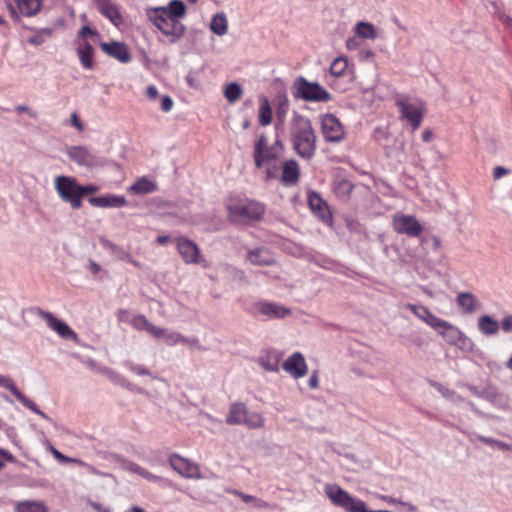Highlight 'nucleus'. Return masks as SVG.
<instances>
[{
  "instance_id": "f257e3e1",
  "label": "nucleus",
  "mask_w": 512,
  "mask_h": 512,
  "mask_svg": "<svg viewBox=\"0 0 512 512\" xmlns=\"http://www.w3.org/2000/svg\"><path fill=\"white\" fill-rule=\"evenodd\" d=\"M187 7L181 0H171L166 6L147 7L145 14L153 25L167 37L170 44L178 43L185 35L186 26L180 21Z\"/></svg>"
},
{
  "instance_id": "f03ea898",
  "label": "nucleus",
  "mask_w": 512,
  "mask_h": 512,
  "mask_svg": "<svg viewBox=\"0 0 512 512\" xmlns=\"http://www.w3.org/2000/svg\"><path fill=\"white\" fill-rule=\"evenodd\" d=\"M290 130L296 153L303 159H311L316 151V135L309 118L294 112Z\"/></svg>"
},
{
  "instance_id": "7ed1b4c3",
  "label": "nucleus",
  "mask_w": 512,
  "mask_h": 512,
  "mask_svg": "<svg viewBox=\"0 0 512 512\" xmlns=\"http://www.w3.org/2000/svg\"><path fill=\"white\" fill-rule=\"evenodd\" d=\"M291 93L295 99L307 102H329L331 94L318 82L308 81L305 77H297L292 86Z\"/></svg>"
},
{
  "instance_id": "20e7f679",
  "label": "nucleus",
  "mask_w": 512,
  "mask_h": 512,
  "mask_svg": "<svg viewBox=\"0 0 512 512\" xmlns=\"http://www.w3.org/2000/svg\"><path fill=\"white\" fill-rule=\"evenodd\" d=\"M433 329L438 331L442 338L449 344L458 347L461 350L469 351L473 347V342L457 326L450 322L438 319Z\"/></svg>"
},
{
  "instance_id": "39448f33",
  "label": "nucleus",
  "mask_w": 512,
  "mask_h": 512,
  "mask_svg": "<svg viewBox=\"0 0 512 512\" xmlns=\"http://www.w3.org/2000/svg\"><path fill=\"white\" fill-rule=\"evenodd\" d=\"M283 152L281 141L276 140L274 144L269 145L268 138L265 134H261L254 144V162L257 168H262L270 161L276 160Z\"/></svg>"
},
{
  "instance_id": "423d86ee",
  "label": "nucleus",
  "mask_w": 512,
  "mask_h": 512,
  "mask_svg": "<svg viewBox=\"0 0 512 512\" xmlns=\"http://www.w3.org/2000/svg\"><path fill=\"white\" fill-rule=\"evenodd\" d=\"M54 186L63 202L69 203L72 209H79L81 207L80 185L75 178L64 175L57 176L54 180Z\"/></svg>"
},
{
  "instance_id": "0eeeda50",
  "label": "nucleus",
  "mask_w": 512,
  "mask_h": 512,
  "mask_svg": "<svg viewBox=\"0 0 512 512\" xmlns=\"http://www.w3.org/2000/svg\"><path fill=\"white\" fill-rule=\"evenodd\" d=\"M232 221L259 220L264 214V206L257 201H242L227 206Z\"/></svg>"
},
{
  "instance_id": "6e6552de",
  "label": "nucleus",
  "mask_w": 512,
  "mask_h": 512,
  "mask_svg": "<svg viewBox=\"0 0 512 512\" xmlns=\"http://www.w3.org/2000/svg\"><path fill=\"white\" fill-rule=\"evenodd\" d=\"M176 249L185 264L208 267V262L202 254L199 246L191 239L179 236L175 238Z\"/></svg>"
},
{
  "instance_id": "1a4fd4ad",
  "label": "nucleus",
  "mask_w": 512,
  "mask_h": 512,
  "mask_svg": "<svg viewBox=\"0 0 512 512\" xmlns=\"http://www.w3.org/2000/svg\"><path fill=\"white\" fill-rule=\"evenodd\" d=\"M321 132L327 142L338 143L345 137V130L339 119L333 114L321 117Z\"/></svg>"
},
{
  "instance_id": "9d476101",
  "label": "nucleus",
  "mask_w": 512,
  "mask_h": 512,
  "mask_svg": "<svg viewBox=\"0 0 512 512\" xmlns=\"http://www.w3.org/2000/svg\"><path fill=\"white\" fill-rule=\"evenodd\" d=\"M392 226L398 234H405L409 237H418L423 228L415 216L397 213L393 216Z\"/></svg>"
},
{
  "instance_id": "9b49d317",
  "label": "nucleus",
  "mask_w": 512,
  "mask_h": 512,
  "mask_svg": "<svg viewBox=\"0 0 512 512\" xmlns=\"http://www.w3.org/2000/svg\"><path fill=\"white\" fill-rule=\"evenodd\" d=\"M251 312L255 316L262 315L269 319H283L291 315V309L269 301L255 303Z\"/></svg>"
},
{
  "instance_id": "f8f14e48",
  "label": "nucleus",
  "mask_w": 512,
  "mask_h": 512,
  "mask_svg": "<svg viewBox=\"0 0 512 512\" xmlns=\"http://www.w3.org/2000/svg\"><path fill=\"white\" fill-rule=\"evenodd\" d=\"M0 387L9 390L22 405H24L32 412L38 414L48 421H52L51 418L43 411H41L32 400L27 398L22 392L18 390L15 382L11 377L0 374Z\"/></svg>"
},
{
  "instance_id": "ddd939ff",
  "label": "nucleus",
  "mask_w": 512,
  "mask_h": 512,
  "mask_svg": "<svg viewBox=\"0 0 512 512\" xmlns=\"http://www.w3.org/2000/svg\"><path fill=\"white\" fill-rule=\"evenodd\" d=\"M38 315L44 319L48 327L54 330L61 338L78 341V335L64 321L56 318L52 313L38 309Z\"/></svg>"
},
{
  "instance_id": "4468645a",
  "label": "nucleus",
  "mask_w": 512,
  "mask_h": 512,
  "mask_svg": "<svg viewBox=\"0 0 512 512\" xmlns=\"http://www.w3.org/2000/svg\"><path fill=\"white\" fill-rule=\"evenodd\" d=\"M396 105L400 109L402 117L411 123L414 130L418 129L423 118L420 106L407 98L398 99Z\"/></svg>"
},
{
  "instance_id": "2eb2a0df",
  "label": "nucleus",
  "mask_w": 512,
  "mask_h": 512,
  "mask_svg": "<svg viewBox=\"0 0 512 512\" xmlns=\"http://www.w3.org/2000/svg\"><path fill=\"white\" fill-rule=\"evenodd\" d=\"M169 463L177 473L185 478H201L198 465L178 454H172Z\"/></svg>"
},
{
  "instance_id": "dca6fc26",
  "label": "nucleus",
  "mask_w": 512,
  "mask_h": 512,
  "mask_svg": "<svg viewBox=\"0 0 512 512\" xmlns=\"http://www.w3.org/2000/svg\"><path fill=\"white\" fill-rule=\"evenodd\" d=\"M282 368L295 379L304 377L308 371L305 358L300 352H295L289 356L284 361Z\"/></svg>"
},
{
  "instance_id": "f3484780",
  "label": "nucleus",
  "mask_w": 512,
  "mask_h": 512,
  "mask_svg": "<svg viewBox=\"0 0 512 512\" xmlns=\"http://www.w3.org/2000/svg\"><path fill=\"white\" fill-rule=\"evenodd\" d=\"M100 47L108 56L118 60L121 63H128L131 60V53L126 44L118 41L110 43L101 42Z\"/></svg>"
},
{
  "instance_id": "a211bd4d",
  "label": "nucleus",
  "mask_w": 512,
  "mask_h": 512,
  "mask_svg": "<svg viewBox=\"0 0 512 512\" xmlns=\"http://www.w3.org/2000/svg\"><path fill=\"white\" fill-rule=\"evenodd\" d=\"M69 158L80 166L91 167L98 163L97 157L84 146H72L68 149Z\"/></svg>"
},
{
  "instance_id": "6ab92c4d",
  "label": "nucleus",
  "mask_w": 512,
  "mask_h": 512,
  "mask_svg": "<svg viewBox=\"0 0 512 512\" xmlns=\"http://www.w3.org/2000/svg\"><path fill=\"white\" fill-rule=\"evenodd\" d=\"M308 204L312 212L323 222L328 223L332 219L331 212L329 210L326 202L321 198V196L311 191L308 194Z\"/></svg>"
},
{
  "instance_id": "aec40b11",
  "label": "nucleus",
  "mask_w": 512,
  "mask_h": 512,
  "mask_svg": "<svg viewBox=\"0 0 512 512\" xmlns=\"http://www.w3.org/2000/svg\"><path fill=\"white\" fill-rule=\"evenodd\" d=\"M100 243L103 248L109 250L112 255H114L118 260L128 262L132 264L134 267L138 269H143L144 265L133 258L130 252L126 251L124 248L114 244L112 241L101 238Z\"/></svg>"
},
{
  "instance_id": "412c9836",
  "label": "nucleus",
  "mask_w": 512,
  "mask_h": 512,
  "mask_svg": "<svg viewBox=\"0 0 512 512\" xmlns=\"http://www.w3.org/2000/svg\"><path fill=\"white\" fill-rule=\"evenodd\" d=\"M98 11L108 18L115 26H119L122 22V16L117 5L110 0H96Z\"/></svg>"
},
{
  "instance_id": "4be33fe9",
  "label": "nucleus",
  "mask_w": 512,
  "mask_h": 512,
  "mask_svg": "<svg viewBox=\"0 0 512 512\" xmlns=\"http://www.w3.org/2000/svg\"><path fill=\"white\" fill-rule=\"evenodd\" d=\"M89 203L94 207H123L127 201L124 196L117 195H103L98 197H91Z\"/></svg>"
},
{
  "instance_id": "5701e85b",
  "label": "nucleus",
  "mask_w": 512,
  "mask_h": 512,
  "mask_svg": "<svg viewBox=\"0 0 512 512\" xmlns=\"http://www.w3.org/2000/svg\"><path fill=\"white\" fill-rule=\"evenodd\" d=\"M456 303L464 314H472L479 308L478 299L471 292L458 293Z\"/></svg>"
},
{
  "instance_id": "b1692460",
  "label": "nucleus",
  "mask_w": 512,
  "mask_h": 512,
  "mask_svg": "<svg viewBox=\"0 0 512 512\" xmlns=\"http://www.w3.org/2000/svg\"><path fill=\"white\" fill-rule=\"evenodd\" d=\"M132 325L137 330L147 331L155 338H161L165 333L164 328L157 327L154 324L150 323L144 315L135 316L132 320Z\"/></svg>"
},
{
  "instance_id": "393cba45",
  "label": "nucleus",
  "mask_w": 512,
  "mask_h": 512,
  "mask_svg": "<svg viewBox=\"0 0 512 512\" xmlns=\"http://www.w3.org/2000/svg\"><path fill=\"white\" fill-rule=\"evenodd\" d=\"M247 259L251 264L260 266H269L275 261L273 255L264 248L249 251Z\"/></svg>"
},
{
  "instance_id": "a878e982",
  "label": "nucleus",
  "mask_w": 512,
  "mask_h": 512,
  "mask_svg": "<svg viewBox=\"0 0 512 512\" xmlns=\"http://www.w3.org/2000/svg\"><path fill=\"white\" fill-rule=\"evenodd\" d=\"M405 308L410 310L417 318L425 322L431 328H433V326L437 324L439 317L432 314L428 308L411 303L406 304Z\"/></svg>"
},
{
  "instance_id": "bb28decb",
  "label": "nucleus",
  "mask_w": 512,
  "mask_h": 512,
  "mask_svg": "<svg viewBox=\"0 0 512 512\" xmlns=\"http://www.w3.org/2000/svg\"><path fill=\"white\" fill-rule=\"evenodd\" d=\"M300 176L299 166L295 160H288L283 165L281 180L285 185L295 184Z\"/></svg>"
},
{
  "instance_id": "cd10ccee",
  "label": "nucleus",
  "mask_w": 512,
  "mask_h": 512,
  "mask_svg": "<svg viewBox=\"0 0 512 512\" xmlns=\"http://www.w3.org/2000/svg\"><path fill=\"white\" fill-rule=\"evenodd\" d=\"M258 362L266 371L276 372L279 369L280 355L275 350H268L260 355Z\"/></svg>"
},
{
  "instance_id": "c85d7f7f",
  "label": "nucleus",
  "mask_w": 512,
  "mask_h": 512,
  "mask_svg": "<svg viewBox=\"0 0 512 512\" xmlns=\"http://www.w3.org/2000/svg\"><path fill=\"white\" fill-rule=\"evenodd\" d=\"M248 409L242 403H235L231 405L229 414L226 418V422L229 425H241L245 422L247 417Z\"/></svg>"
},
{
  "instance_id": "c756f323",
  "label": "nucleus",
  "mask_w": 512,
  "mask_h": 512,
  "mask_svg": "<svg viewBox=\"0 0 512 512\" xmlns=\"http://www.w3.org/2000/svg\"><path fill=\"white\" fill-rule=\"evenodd\" d=\"M77 54H78L80 63L83 65L84 68L91 70L94 67V63H93L94 49L89 42L83 41L77 48Z\"/></svg>"
},
{
  "instance_id": "7c9ffc66",
  "label": "nucleus",
  "mask_w": 512,
  "mask_h": 512,
  "mask_svg": "<svg viewBox=\"0 0 512 512\" xmlns=\"http://www.w3.org/2000/svg\"><path fill=\"white\" fill-rule=\"evenodd\" d=\"M124 469L131 473H135L150 482H164L165 484L169 483L168 480L150 473L149 471H147L146 469H144L143 467L134 462H125Z\"/></svg>"
},
{
  "instance_id": "2f4dec72",
  "label": "nucleus",
  "mask_w": 512,
  "mask_h": 512,
  "mask_svg": "<svg viewBox=\"0 0 512 512\" xmlns=\"http://www.w3.org/2000/svg\"><path fill=\"white\" fill-rule=\"evenodd\" d=\"M478 329L484 335H494L499 330V324L493 317L483 315L478 319Z\"/></svg>"
},
{
  "instance_id": "473e14b6",
  "label": "nucleus",
  "mask_w": 512,
  "mask_h": 512,
  "mask_svg": "<svg viewBox=\"0 0 512 512\" xmlns=\"http://www.w3.org/2000/svg\"><path fill=\"white\" fill-rule=\"evenodd\" d=\"M22 15L33 16L40 11L42 0H15Z\"/></svg>"
},
{
  "instance_id": "72a5a7b5",
  "label": "nucleus",
  "mask_w": 512,
  "mask_h": 512,
  "mask_svg": "<svg viewBox=\"0 0 512 512\" xmlns=\"http://www.w3.org/2000/svg\"><path fill=\"white\" fill-rule=\"evenodd\" d=\"M129 190L135 194H149L157 190V185L146 177L139 178Z\"/></svg>"
},
{
  "instance_id": "f704fd0d",
  "label": "nucleus",
  "mask_w": 512,
  "mask_h": 512,
  "mask_svg": "<svg viewBox=\"0 0 512 512\" xmlns=\"http://www.w3.org/2000/svg\"><path fill=\"white\" fill-rule=\"evenodd\" d=\"M210 29L218 36H223L227 33L228 23L224 13H217L212 17Z\"/></svg>"
},
{
  "instance_id": "c9c22d12",
  "label": "nucleus",
  "mask_w": 512,
  "mask_h": 512,
  "mask_svg": "<svg viewBox=\"0 0 512 512\" xmlns=\"http://www.w3.org/2000/svg\"><path fill=\"white\" fill-rule=\"evenodd\" d=\"M243 93V89L237 82H231L224 89V96L231 104L237 102Z\"/></svg>"
},
{
  "instance_id": "e433bc0d",
  "label": "nucleus",
  "mask_w": 512,
  "mask_h": 512,
  "mask_svg": "<svg viewBox=\"0 0 512 512\" xmlns=\"http://www.w3.org/2000/svg\"><path fill=\"white\" fill-rule=\"evenodd\" d=\"M259 122L262 126H267L272 122V109L267 98L261 99V106L259 109Z\"/></svg>"
},
{
  "instance_id": "4c0bfd02",
  "label": "nucleus",
  "mask_w": 512,
  "mask_h": 512,
  "mask_svg": "<svg viewBox=\"0 0 512 512\" xmlns=\"http://www.w3.org/2000/svg\"><path fill=\"white\" fill-rule=\"evenodd\" d=\"M354 188V185L351 181L347 179H338L335 182L334 190L338 197L340 198H347L349 197L350 193L352 192Z\"/></svg>"
},
{
  "instance_id": "58836bf2",
  "label": "nucleus",
  "mask_w": 512,
  "mask_h": 512,
  "mask_svg": "<svg viewBox=\"0 0 512 512\" xmlns=\"http://www.w3.org/2000/svg\"><path fill=\"white\" fill-rule=\"evenodd\" d=\"M16 512H47V509L40 502L23 501L17 504Z\"/></svg>"
},
{
  "instance_id": "ea45409f",
  "label": "nucleus",
  "mask_w": 512,
  "mask_h": 512,
  "mask_svg": "<svg viewBox=\"0 0 512 512\" xmlns=\"http://www.w3.org/2000/svg\"><path fill=\"white\" fill-rule=\"evenodd\" d=\"M355 31L358 36L365 39H374L376 37L374 25L368 22L357 23Z\"/></svg>"
},
{
  "instance_id": "a19ab883",
  "label": "nucleus",
  "mask_w": 512,
  "mask_h": 512,
  "mask_svg": "<svg viewBox=\"0 0 512 512\" xmlns=\"http://www.w3.org/2000/svg\"><path fill=\"white\" fill-rule=\"evenodd\" d=\"M348 67L347 59L344 57L336 58L330 66V74L332 76L340 77L344 74Z\"/></svg>"
},
{
  "instance_id": "79ce46f5",
  "label": "nucleus",
  "mask_w": 512,
  "mask_h": 512,
  "mask_svg": "<svg viewBox=\"0 0 512 512\" xmlns=\"http://www.w3.org/2000/svg\"><path fill=\"white\" fill-rule=\"evenodd\" d=\"M477 439L492 448H497L502 451L512 450V445L505 443L503 441L496 440L491 437H485V436L478 435Z\"/></svg>"
},
{
  "instance_id": "37998d69",
  "label": "nucleus",
  "mask_w": 512,
  "mask_h": 512,
  "mask_svg": "<svg viewBox=\"0 0 512 512\" xmlns=\"http://www.w3.org/2000/svg\"><path fill=\"white\" fill-rule=\"evenodd\" d=\"M161 338H165L166 344L174 346L176 344H182L187 341V337L176 331H168L165 329V333Z\"/></svg>"
},
{
  "instance_id": "c03bdc74",
  "label": "nucleus",
  "mask_w": 512,
  "mask_h": 512,
  "mask_svg": "<svg viewBox=\"0 0 512 512\" xmlns=\"http://www.w3.org/2000/svg\"><path fill=\"white\" fill-rule=\"evenodd\" d=\"M249 428H260L264 425V419L259 413H249L247 414V417L245 418V422L243 423Z\"/></svg>"
},
{
  "instance_id": "a18cd8bd",
  "label": "nucleus",
  "mask_w": 512,
  "mask_h": 512,
  "mask_svg": "<svg viewBox=\"0 0 512 512\" xmlns=\"http://www.w3.org/2000/svg\"><path fill=\"white\" fill-rule=\"evenodd\" d=\"M288 109L289 101L286 97H284L282 100H280L278 107L276 109V115L280 122H284Z\"/></svg>"
},
{
  "instance_id": "49530a36",
  "label": "nucleus",
  "mask_w": 512,
  "mask_h": 512,
  "mask_svg": "<svg viewBox=\"0 0 512 512\" xmlns=\"http://www.w3.org/2000/svg\"><path fill=\"white\" fill-rule=\"evenodd\" d=\"M432 386L445 398L447 399H453L456 394L453 390H450L449 388L443 386L440 383L433 382Z\"/></svg>"
},
{
  "instance_id": "de8ad7c7",
  "label": "nucleus",
  "mask_w": 512,
  "mask_h": 512,
  "mask_svg": "<svg viewBox=\"0 0 512 512\" xmlns=\"http://www.w3.org/2000/svg\"><path fill=\"white\" fill-rule=\"evenodd\" d=\"M128 368L131 372L140 376H152L149 369L134 363H129Z\"/></svg>"
},
{
  "instance_id": "09e8293b",
  "label": "nucleus",
  "mask_w": 512,
  "mask_h": 512,
  "mask_svg": "<svg viewBox=\"0 0 512 512\" xmlns=\"http://www.w3.org/2000/svg\"><path fill=\"white\" fill-rule=\"evenodd\" d=\"M229 493L236 495L242 499L245 503H252V502H260L257 498H255L252 495L245 494L243 492H240L238 490H228Z\"/></svg>"
},
{
  "instance_id": "8fccbe9b",
  "label": "nucleus",
  "mask_w": 512,
  "mask_h": 512,
  "mask_svg": "<svg viewBox=\"0 0 512 512\" xmlns=\"http://www.w3.org/2000/svg\"><path fill=\"white\" fill-rule=\"evenodd\" d=\"M88 35L95 36L97 38L100 37L99 33L92 30L89 26H82L78 31V36L85 40Z\"/></svg>"
},
{
  "instance_id": "3c124183",
  "label": "nucleus",
  "mask_w": 512,
  "mask_h": 512,
  "mask_svg": "<svg viewBox=\"0 0 512 512\" xmlns=\"http://www.w3.org/2000/svg\"><path fill=\"white\" fill-rule=\"evenodd\" d=\"M501 328L505 333L512 332V314H507L501 321Z\"/></svg>"
},
{
  "instance_id": "603ef678",
  "label": "nucleus",
  "mask_w": 512,
  "mask_h": 512,
  "mask_svg": "<svg viewBox=\"0 0 512 512\" xmlns=\"http://www.w3.org/2000/svg\"><path fill=\"white\" fill-rule=\"evenodd\" d=\"M97 191H98V187L95 186V185H86V186H81L80 185V189H79L80 200L82 201V197L84 195L93 194V193H95Z\"/></svg>"
},
{
  "instance_id": "864d4df0",
  "label": "nucleus",
  "mask_w": 512,
  "mask_h": 512,
  "mask_svg": "<svg viewBox=\"0 0 512 512\" xmlns=\"http://www.w3.org/2000/svg\"><path fill=\"white\" fill-rule=\"evenodd\" d=\"M173 108V100L170 96L165 95L161 99V110L163 112H169Z\"/></svg>"
},
{
  "instance_id": "5fc2aeb1",
  "label": "nucleus",
  "mask_w": 512,
  "mask_h": 512,
  "mask_svg": "<svg viewBox=\"0 0 512 512\" xmlns=\"http://www.w3.org/2000/svg\"><path fill=\"white\" fill-rule=\"evenodd\" d=\"M70 121H71V124L78 130V131H83L84 130V125L83 123L80 121L79 119V116L76 112H73L71 114V117H70Z\"/></svg>"
},
{
  "instance_id": "6e6d98bb",
  "label": "nucleus",
  "mask_w": 512,
  "mask_h": 512,
  "mask_svg": "<svg viewBox=\"0 0 512 512\" xmlns=\"http://www.w3.org/2000/svg\"><path fill=\"white\" fill-rule=\"evenodd\" d=\"M15 110L19 113H27L30 117L32 118H37V112L33 111L32 109H30L29 107L25 106V105H17L15 107Z\"/></svg>"
},
{
  "instance_id": "4d7b16f0",
  "label": "nucleus",
  "mask_w": 512,
  "mask_h": 512,
  "mask_svg": "<svg viewBox=\"0 0 512 512\" xmlns=\"http://www.w3.org/2000/svg\"><path fill=\"white\" fill-rule=\"evenodd\" d=\"M146 96L150 100H156L158 98V96H159L157 88L154 85H149L146 88Z\"/></svg>"
},
{
  "instance_id": "13d9d810",
  "label": "nucleus",
  "mask_w": 512,
  "mask_h": 512,
  "mask_svg": "<svg viewBox=\"0 0 512 512\" xmlns=\"http://www.w3.org/2000/svg\"><path fill=\"white\" fill-rule=\"evenodd\" d=\"M308 384H309V387L312 388V389H315L318 387L319 385V380H318V373L317 371H313L309 380H308Z\"/></svg>"
},
{
  "instance_id": "bf43d9fd",
  "label": "nucleus",
  "mask_w": 512,
  "mask_h": 512,
  "mask_svg": "<svg viewBox=\"0 0 512 512\" xmlns=\"http://www.w3.org/2000/svg\"><path fill=\"white\" fill-rule=\"evenodd\" d=\"M508 173V170L502 166H497L493 170V176L495 179H499L502 176L506 175Z\"/></svg>"
},
{
  "instance_id": "052dcab7",
  "label": "nucleus",
  "mask_w": 512,
  "mask_h": 512,
  "mask_svg": "<svg viewBox=\"0 0 512 512\" xmlns=\"http://www.w3.org/2000/svg\"><path fill=\"white\" fill-rule=\"evenodd\" d=\"M182 344L195 346L198 349H201V346H200V343H199V339L196 338V337H193V338H188L187 337V341H184Z\"/></svg>"
},
{
  "instance_id": "680f3d73",
  "label": "nucleus",
  "mask_w": 512,
  "mask_h": 512,
  "mask_svg": "<svg viewBox=\"0 0 512 512\" xmlns=\"http://www.w3.org/2000/svg\"><path fill=\"white\" fill-rule=\"evenodd\" d=\"M90 505L97 512H110L109 508L103 507L100 503L91 502Z\"/></svg>"
},
{
  "instance_id": "e2e57ef3",
  "label": "nucleus",
  "mask_w": 512,
  "mask_h": 512,
  "mask_svg": "<svg viewBox=\"0 0 512 512\" xmlns=\"http://www.w3.org/2000/svg\"><path fill=\"white\" fill-rule=\"evenodd\" d=\"M100 265L93 260H89V270L95 275L100 271Z\"/></svg>"
},
{
  "instance_id": "0e129e2a",
  "label": "nucleus",
  "mask_w": 512,
  "mask_h": 512,
  "mask_svg": "<svg viewBox=\"0 0 512 512\" xmlns=\"http://www.w3.org/2000/svg\"><path fill=\"white\" fill-rule=\"evenodd\" d=\"M421 135L424 142H430L433 138L432 131L428 129L423 130Z\"/></svg>"
},
{
  "instance_id": "69168bd1",
  "label": "nucleus",
  "mask_w": 512,
  "mask_h": 512,
  "mask_svg": "<svg viewBox=\"0 0 512 512\" xmlns=\"http://www.w3.org/2000/svg\"><path fill=\"white\" fill-rule=\"evenodd\" d=\"M170 241V237L168 235H159L157 238H156V242L159 244V245H166L168 242Z\"/></svg>"
},
{
  "instance_id": "338daca9",
  "label": "nucleus",
  "mask_w": 512,
  "mask_h": 512,
  "mask_svg": "<svg viewBox=\"0 0 512 512\" xmlns=\"http://www.w3.org/2000/svg\"><path fill=\"white\" fill-rule=\"evenodd\" d=\"M381 500L385 501V502H388V503H392V504H395L397 503L396 499L392 498V497H389L387 495H379L378 496Z\"/></svg>"
},
{
  "instance_id": "774afa93",
  "label": "nucleus",
  "mask_w": 512,
  "mask_h": 512,
  "mask_svg": "<svg viewBox=\"0 0 512 512\" xmlns=\"http://www.w3.org/2000/svg\"><path fill=\"white\" fill-rule=\"evenodd\" d=\"M81 464H82V465H84L85 467H87V469H88V471H89L90 473H93V474H96V475H102V473L98 472V471L96 470V468H94L93 466L88 465V464H86V463H81Z\"/></svg>"
}]
</instances>
